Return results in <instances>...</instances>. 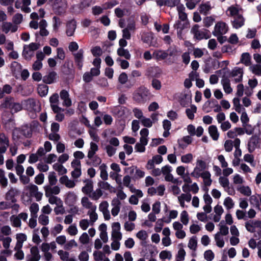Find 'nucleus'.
<instances>
[{
	"mask_svg": "<svg viewBox=\"0 0 261 261\" xmlns=\"http://www.w3.org/2000/svg\"><path fill=\"white\" fill-rule=\"evenodd\" d=\"M39 223L42 225H46L49 223L48 217L44 215H40L38 219Z\"/></svg>",
	"mask_w": 261,
	"mask_h": 261,
	"instance_id": "nucleus-42",
	"label": "nucleus"
},
{
	"mask_svg": "<svg viewBox=\"0 0 261 261\" xmlns=\"http://www.w3.org/2000/svg\"><path fill=\"white\" fill-rule=\"evenodd\" d=\"M239 74H240V75H243V70L242 68L236 67L233 69L232 71L230 72V75L232 77L236 76Z\"/></svg>",
	"mask_w": 261,
	"mask_h": 261,
	"instance_id": "nucleus-54",
	"label": "nucleus"
},
{
	"mask_svg": "<svg viewBox=\"0 0 261 261\" xmlns=\"http://www.w3.org/2000/svg\"><path fill=\"white\" fill-rule=\"evenodd\" d=\"M12 27V23L11 22H4L3 23L2 29L3 32H4L6 34H8L9 32L10 31L11 28Z\"/></svg>",
	"mask_w": 261,
	"mask_h": 261,
	"instance_id": "nucleus-60",
	"label": "nucleus"
},
{
	"mask_svg": "<svg viewBox=\"0 0 261 261\" xmlns=\"http://www.w3.org/2000/svg\"><path fill=\"white\" fill-rule=\"evenodd\" d=\"M0 236V241H3V245L4 247L6 249L9 248L10 246V244L11 242V238L9 237H6L5 238H1Z\"/></svg>",
	"mask_w": 261,
	"mask_h": 261,
	"instance_id": "nucleus-57",
	"label": "nucleus"
},
{
	"mask_svg": "<svg viewBox=\"0 0 261 261\" xmlns=\"http://www.w3.org/2000/svg\"><path fill=\"white\" fill-rule=\"evenodd\" d=\"M189 215L186 211H183L180 214V221L183 224L186 225L189 222Z\"/></svg>",
	"mask_w": 261,
	"mask_h": 261,
	"instance_id": "nucleus-36",
	"label": "nucleus"
},
{
	"mask_svg": "<svg viewBox=\"0 0 261 261\" xmlns=\"http://www.w3.org/2000/svg\"><path fill=\"white\" fill-rule=\"evenodd\" d=\"M180 1V0H156V3L160 7L166 6L169 7H174L178 5Z\"/></svg>",
	"mask_w": 261,
	"mask_h": 261,
	"instance_id": "nucleus-10",
	"label": "nucleus"
},
{
	"mask_svg": "<svg viewBox=\"0 0 261 261\" xmlns=\"http://www.w3.org/2000/svg\"><path fill=\"white\" fill-rule=\"evenodd\" d=\"M100 177L102 179H108V174L107 171V166L105 164H102L100 166Z\"/></svg>",
	"mask_w": 261,
	"mask_h": 261,
	"instance_id": "nucleus-33",
	"label": "nucleus"
},
{
	"mask_svg": "<svg viewBox=\"0 0 261 261\" xmlns=\"http://www.w3.org/2000/svg\"><path fill=\"white\" fill-rule=\"evenodd\" d=\"M30 210L32 217L37 218V213L39 211V205L37 203H33L31 204Z\"/></svg>",
	"mask_w": 261,
	"mask_h": 261,
	"instance_id": "nucleus-32",
	"label": "nucleus"
},
{
	"mask_svg": "<svg viewBox=\"0 0 261 261\" xmlns=\"http://www.w3.org/2000/svg\"><path fill=\"white\" fill-rule=\"evenodd\" d=\"M172 255L170 251L167 250L162 251L159 255V257L161 259H170Z\"/></svg>",
	"mask_w": 261,
	"mask_h": 261,
	"instance_id": "nucleus-40",
	"label": "nucleus"
},
{
	"mask_svg": "<svg viewBox=\"0 0 261 261\" xmlns=\"http://www.w3.org/2000/svg\"><path fill=\"white\" fill-rule=\"evenodd\" d=\"M14 102V98L11 96L6 97L3 102L0 105V108L11 110L13 104Z\"/></svg>",
	"mask_w": 261,
	"mask_h": 261,
	"instance_id": "nucleus-13",
	"label": "nucleus"
},
{
	"mask_svg": "<svg viewBox=\"0 0 261 261\" xmlns=\"http://www.w3.org/2000/svg\"><path fill=\"white\" fill-rule=\"evenodd\" d=\"M76 27V21L74 20H71L68 21L66 25V35L68 36H73Z\"/></svg>",
	"mask_w": 261,
	"mask_h": 261,
	"instance_id": "nucleus-12",
	"label": "nucleus"
},
{
	"mask_svg": "<svg viewBox=\"0 0 261 261\" xmlns=\"http://www.w3.org/2000/svg\"><path fill=\"white\" fill-rule=\"evenodd\" d=\"M98 186L101 189L105 190H108L111 193H116V190L115 188L111 186L108 182H106V180H100L98 182Z\"/></svg>",
	"mask_w": 261,
	"mask_h": 261,
	"instance_id": "nucleus-18",
	"label": "nucleus"
},
{
	"mask_svg": "<svg viewBox=\"0 0 261 261\" xmlns=\"http://www.w3.org/2000/svg\"><path fill=\"white\" fill-rule=\"evenodd\" d=\"M205 31L206 32V33L200 31H199L197 33H196V34L194 35V38L197 40H200L203 39V38H205L206 39L210 38L211 35L208 34L209 31L206 29L205 30Z\"/></svg>",
	"mask_w": 261,
	"mask_h": 261,
	"instance_id": "nucleus-20",
	"label": "nucleus"
},
{
	"mask_svg": "<svg viewBox=\"0 0 261 261\" xmlns=\"http://www.w3.org/2000/svg\"><path fill=\"white\" fill-rule=\"evenodd\" d=\"M117 53L119 56L123 57L126 60H129L130 59V54H129V51L126 49L119 47L117 49Z\"/></svg>",
	"mask_w": 261,
	"mask_h": 261,
	"instance_id": "nucleus-24",
	"label": "nucleus"
},
{
	"mask_svg": "<svg viewBox=\"0 0 261 261\" xmlns=\"http://www.w3.org/2000/svg\"><path fill=\"white\" fill-rule=\"evenodd\" d=\"M76 200V196L74 194L72 193H69L65 200L66 204L69 206H73L74 203Z\"/></svg>",
	"mask_w": 261,
	"mask_h": 261,
	"instance_id": "nucleus-28",
	"label": "nucleus"
},
{
	"mask_svg": "<svg viewBox=\"0 0 261 261\" xmlns=\"http://www.w3.org/2000/svg\"><path fill=\"white\" fill-rule=\"evenodd\" d=\"M252 72L253 73L258 76L261 75V65L259 64L255 65L252 67Z\"/></svg>",
	"mask_w": 261,
	"mask_h": 261,
	"instance_id": "nucleus-55",
	"label": "nucleus"
},
{
	"mask_svg": "<svg viewBox=\"0 0 261 261\" xmlns=\"http://www.w3.org/2000/svg\"><path fill=\"white\" fill-rule=\"evenodd\" d=\"M84 50L80 49L78 52L74 55V61L79 69L81 70L83 66Z\"/></svg>",
	"mask_w": 261,
	"mask_h": 261,
	"instance_id": "nucleus-8",
	"label": "nucleus"
},
{
	"mask_svg": "<svg viewBox=\"0 0 261 261\" xmlns=\"http://www.w3.org/2000/svg\"><path fill=\"white\" fill-rule=\"evenodd\" d=\"M224 205L228 210L232 208L234 206V203L231 198L230 197H226L224 200Z\"/></svg>",
	"mask_w": 261,
	"mask_h": 261,
	"instance_id": "nucleus-39",
	"label": "nucleus"
},
{
	"mask_svg": "<svg viewBox=\"0 0 261 261\" xmlns=\"http://www.w3.org/2000/svg\"><path fill=\"white\" fill-rule=\"evenodd\" d=\"M6 199L8 201H11L12 203H15L16 201V199L14 194L13 191H8L6 195Z\"/></svg>",
	"mask_w": 261,
	"mask_h": 261,
	"instance_id": "nucleus-46",
	"label": "nucleus"
},
{
	"mask_svg": "<svg viewBox=\"0 0 261 261\" xmlns=\"http://www.w3.org/2000/svg\"><path fill=\"white\" fill-rule=\"evenodd\" d=\"M226 28V23L222 21L218 22L215 24L213 34L215 36H217L218 35H222L223 33L225 34L227 31Z\"/></svg>",
	"mask_w": 261,
	"mask_h": 261,
	"instance_id": "nucleus-6",
	"label": "nucleus"
},
{
	"mask_svg": "<svg viewBox=\"0 0 261 261\" xmlns=\"http://www.w3.org/2000/svg\"><path fill=\"white\" fill-rule=\"evenodd\" d=\"M170 222V219H168L167 220H164L163 218L158 219L156 223V225L154 227L155 231L156 232H160L162 229V227L164 225V222L169 223Z\"/></svg>",
	"mask_w": 261,
	"mask_h": 261,
	"instance_id": "nucleus-26",
	"label": "nucleus"
},
{
	"mask_svg": "<svg viewBox=\"0 0 261 261\" xmlns=\"http://www.w3.org/2000/svg\"><path fill=\"white\" fill-rule=\"evenodd\" d=\"M57 76V73L55 71H53L49 72L47 75L44 76L42 80L43 83L46 84H51L56 81Z\"/></svg>",
	"mask_w": 261,
	"mask_h": 261,
	"instance_id": "nucleus-11",
	"label": "nucleus"
},
{
	"mask_svg": "<svg viewBox=\"0 0 261 261\" xmlns=\"http://www.w3.org/2000/svg\"><path fill=\"white\" fill-rule=\"evenodd\" d=\"M81 203L83 206L86 208H91L92 203L89 200V199L87 197H84L82 198Z\"/></svg>",
	"mask_w": 261,
	"mask_h": 261,
	"instance_id": "nucleus-41",
	"label": "nucleus"
},
{
	"mask_svg": "<svg viewBox=\"0 0 261 261\" xmlns=\"http://www.w3.org/2000/svg\"><path fill=\"white\" fill-rule=\"evenodd\" d=\"M228 11H229L230 12V16H237L238 15H240L239 12V9L233 6H231L230 7H229L228 9Z\"/></svg>",
	"mask_w": 261,
	"mask_h": 261,
	"instance_id": "nucleus-53",
	"label": "nucleus"
},
{
	"mask_svg": "<svg viewBox=\"0 0 261 261\" xmlns=\"http://www.w3.org/2000/svg\"><path fill=\"white\" fill-rule=\"evenodd\" d=\"M188 247L192 250L195 251L197 249V241L195 236H193L189 240Z\"/></svg>",
	"mask_w": 261,
	"mask_h": 261,
	"instance_id": "nucleus-31",
	"label": "nucleus"
},
{
	"mask_svg": "<svg viewBox=\"0 0 261 261\" xmlns=\"http://www.w3.org/2000/svg\"><path fill=\"white\" fill-rule=\"evenodd\" d=\"M22 15L20 13H17L13 17V22L16 25L19 24L22 22Z\"/></svg>",
	"mask_w": 261,
	"mask_h": 261,
	"instance_id": "nucleus-48",
	"label": "nucleus"
},
{
	"mask_svg": "<svg viewBox=\"0 0 261 261\" xmlns=\"http://www.w3.org/2000/svg\"><path fill=\"white\" fill-rule=\"evenodd\" d=\"M33 129L31 125L24 124L19 127H16L13 133V138L16 137L17 139H19L23 137L26 138H30L32 136Z\"/></svg>",
	"mask_w": 261,
	"mask_h": 261,
	"instance_id": "nucleus-2",
	"label": "nucleus"
},
{
	"mask_svg": "<svg viewBox=\"0 0 261 261\" xmlns=\"http://www.w3.org/2000/svg\"><path fill=\"white\" fill-rule=\"evenodd\" d=\"M211 60L212 58L210 57L205 61V68L204 69V72L205 73H208L210 71V70L212 69L211 63Z\"/></svg>",
	"mask_w": 261,
	"mask_h": 261,
	"instance_id": "nucleus-59",
	"label": "nucleus"
},
{
	"mask_svg": "<svg viewBox=\"0 0 261 261\" xmlns=\"http://www.w3.org/2000/svg\"><path fill=\"white\" fill-rule=\"evenodd\" d=\"M245 19L242 15H239L234 17V19L231 21L233 27L238 29L244 24Z\"/></svg>",
	"mask_w": 261,
	"mask_h": 261,
	"instance_id": "nucleus-15",
	"label": "nucleus"
},
{
	"mask_svg": "<svg viewBox=\"0 0 261 261\" xmlns=\"http://www.w3.org/2000/svg\"><path fill=\"white\" fill-rule=\"evenodd\" d=\"M241 120L243 126L244 127H245L247 125V123L249 121V118L246 112H244L242 113V115L241 116Z\"/></svg>",
	"mask_w": 261,
	"mask_h": 261,
	"instance_id": "nucleus-50",
	"label": "nucleus"
},
{
	"mask_svg": "<svg viewBox=\"0 0 261 261\" xmlns=\"http://www.w3.org/2000/svg\"><path fill=\"white\" fill-rule=\"evenodd\" d=\"M94 258L95 260H102L105 257V254L101 251H95L93 253Z\"/></svg>",
	"mask_w": 261,
	"mask_h": 261,
	"instance_id": "nucleus-58",
	"label": "nucleus"
},
{
	"mask_svg": "<svg viewBox=\"0 0 261 261\" xmlns=\"http://www.w3.org/2000/svg\"><path fill=\"white\" fill-rule=\"evenodd\" d=\"M79 240L83 244H87L89 241V237L86 232H84L80 237Z\"/></svg>",
	"mask_w": 261,
	"mask_h": 261,
	"instance_id": "nucleus-64",
	"label": "nucleus"
},
{
	"mask_svg": "<svg viewBox=\"0 0 261 261\" xmlns=\"http://www.w3.org/2000/svg\"><path fill=\"white\" fill-rule=\"evenodd\" d=\"M150 92L145 87L142 86L135 90L133 94V99L138 103H144L149 99Z\"/></svg>",
	"mask_w": 261,
	"mask_h": 261,
	"instance_id": "nucleus-1",
	"label": "nucleus"
},
{
	"mask_svg": "<svg viewBox=\"0 0 261 261\" xmlns=\"http://www.w3.org/2000/svg\"><path fill=\"white\" fill-rule=\"evenodd\" d=\"M151 85L152 87L156 90H160L162 87L161 81L156 79V78L152 79Z\"/></svg>",
	"mask_w": 261,
	"mask_h": 261,
	"instance_id": "nucleus-49",
	"label": "nucleus"
},
{
	"mask_svg": "<svg viewBox=\"0 0 261 261\" xmlns=\"http://www.w3.org/2000/svg\"><path fill=\"white\" fill-rule=\"evenodd\" d=\"M11 69L13 72L19 71L22 69V66L19 63L14 61L11 64Z\"/></svg>",
	"mask_w": 261,
	"mask_h": 261,
	"instance_id": "nucleus-37",
	"label": "nucleus"
},
{
	"mask_svg": "<svg viewBox=\"0 0 261 261\" xmlns=\"http://www.w3.org/2000/svg\"><path fill=\"white\" fill-rule=\"evenodd\" d=\"M192 94L191 91L186 90L179 99V103L182 107H186L191 101Z\"/></svg>",
	"mask_w": 261,
	"mask_h": 261,
	"instance_id": "nucleus-7",
	"label": "nucleus"
},
{
	"mask_svg": "<svg viewBox=\"0 0 261 261\" xmlns=\"http://www.w3.org/2000/svg\"><path fill=\"white\" fill-rule=\"evenodd\" d=\"M15 170L16 174L19 176V179H30L29 177L22 174L24 172V168L22 165H17L15 167Z\"/></svg>",
	"mask_w": 261,
	"mask_h": 261,
	"instance_id": "nucleus-25",
	"label": "nucleus"
},
{
	"mask_svg": "<svg viewBox=\"0 0 261 261\" xmlns=\"http://www.w3.org/2000/svg\"><path fill=\"white\" fill-rule=\"evenodd\" d=\"M221 83L226 93L229 94L232 92V89L230 86V80L228 77L223 76V79L221 80Z\"/></svg>",
	"mask_w": 261,
	"mask_h": 261,
	"instance_id": "nucleus-16",
	"label": "nucleus"
},
{
	"mask_svg": "<svg viewBox=\"0 0 261 261\" xmlns=\"http://www.w3.org/2000/svg\"><path fill=\"white\" fill-rule=\"evenodd\" d=\"M117 4L118 2L116 1H113L105 3L102 6L103 9L107 10L112 8Z\"/></svg>",
	"mask_w": 261,
	"mask_h": 261,
	"instance_id": "nucleus-47",
	"label": "nucleus"
},
{
	"mask_svg": "<svg viewBox=\"0 0 261 261\" xmlns=\"http://www.w3.org/2000/svg\"><path fill=\"white\" fill-rule=\"evenodd\" d=\"M219 226H220V231L217 233H220V235L222 234L223 236H226L228 234V227L224 225V221L223 220L220 222Z\"/></svg>",
	"mask_w": 261,
	"mask_h": 261,
	"instance_id": "nucleus-29",
	"label": "nucleus"
},
{
	"mask_svg": "<svg viewBox=\"0 0 261 261\" xmlns=\"http://www.w3.org/2000/svg\"><path fill=\"white\" fill-rule=\"evenodd\" d=\"M185 172V168L184 166H178L176 168V172L178 175H180L183 178V179H191L190 177L189 176V174L187 175V177H185L184 174Z\"/></svg>",
	"mask_w": 261,
	"mask_h": 261,
	"instance_id": "nucleus-35",
	"label": "nucleus"
},
{
	"mask_svg": "<svg viewBox=\"0 0 261 261\" xmlns=\"http://www.w3.org/2000/svg\"><path fill=\"white\" fill-rule=\"evenodd\" d=\"M215 240L216 242L217 246L222 248L224 245V241L223 239H220V233H217L215 236Z\"/></svg>",
	"mask_w": 261,
	"mask_h": 261,
	"instance_id": "nucleus-43",
	"label": "nucleus"
},
{
	"mask_svg": "<svg viewBox=\"0 0 261 261\" xmlns=\"http://www.w3.org/2000/svg\"><path fill=\"white\" fill-rule=\"evenodd\" d=\"M0 145L5 147L6 150L10 145L9 138L4 133H0Z\"/></svg>",
	"mask_w": 261,
	"mask_h": 261,
	"instance_id": "nucleus-21",
	"label": "nucleus"
},
{
	"mask_svg": "<svg viewBox=\"0 0 261 261\" xmlns=\"http://www.w3.org/2000/svg\"><path fill=\"white\" fill-rule=\"evenodd\" d=\"M233 103L235 107V110L238 113H241V106L240 103V99L237 97H235L233 99Z\"/></svg>",
	"mask_w": 261,
	"mask_h": 261,
	"instance_id": "nucleus-56",
	"label": "nucleus"
},
{
	"mask_svg": "<svg viewBox=\"0 0 261 261\" xmlns=\"http://www.w3.org/2000/svg\"><path fill=\"white\" fill-rule=\"evenodd\" d=\"M204 257L207 261H212L215 257V254L211 250H208L205 251Z\"/></svg>",
	"mask_w": 261,
	"mask_h": 261,
	"instance_id": "nucleus-45",
	"label": "nucleus"
},
{
	"mask_svg": "<svg viewBox=\"0 0 261 261\" xmlns=\"http://www.w3.org/2000/svg\"><path fill=\"white\" fill-rule=\"evenodd\" d=\"M193 160V155L191 153H188L184 155L181 158V161L182 163H189Z\"/></svg>",
	"mask_w": 261,
	"mask_h": 261,
	"instance_id": "nucleus-62",
	"label": "nucleus"
},
{
	"mask_svg": "<svg viewBox=\"0 0 261 261\" xmlns=\"http://www.w3.org/2000/svg\"><path fill=\"white\" fill-rule=\"evenodd\" d=\"M260 139L259 135L255 134L250 138L247 144V148L249 153H252L257 147L260 142Z\"/></svg>",
	"mask_w": 261,
	"mask_h": 261,
	"instance_id": "nucleus-4",
	"label": "nucleus"
},
{
	"mask_svg": "<svg viewBox=\"0 0 261 261\" xmlns=\"http://www.w3.org/2000/svg\"><path fill=\"white\" fill-rule=\"evenodd\" d=\"M162 73L161 70L157 67H148L145 72V75L148 79H155L160 77Z\"/></svg>",
	"mask_w": 261,
	"mask_h": 261,
	"instance_id": "nucleus-5",
	"label": "nucleus"
},
{
	"mask_svg": "<svg viewBox=\"0 0 261 261\" xmlns=\"http://www.w3.org/2000/svg\"><path fill=\"white\" fill-rule=\"evenodd\" d=\"M215 21V19L212 16L206 17L203 20L204 26L206 28H209L211 26Z\"/></svg>",
	"mask_w": 261,
	"mask_h": 261,
	"instance_id": "nucleus-38",
	"label": "nucleus"
},
{
	"mask_svg": "<svg viewBox=\"0 0 261 261\" xmlns=\"http://www.w3.org/2000/svg\"><path fill=\"white\" fill-rule=\"evenodd\" d=\"M48 201L51 204H56L57 205H58L62 203V200L55 196H51L49 198Z\"/></svg>",
	"mask_w": 261,
	"mask_h": 261,
	"instance_id": "nucleus-63",
	"label": "nucleus"
},
{
	"mask_svg": "<svg viewBox=\"0 0 261 261\" xmlns=\"http://www.w3.org/2000/svg\"><path fill=\"white\" fill-rule=\"evenodd\" d=\"M51 4L54 12L58 15L64 14L66 10L67 4L66 0H48Z\"/></svg>",
	"mask_w": 261,
	"mask_h": 261,
	"instance_id": "nucleus-3",
	"label": "nucleus"
},
{
	"mask_svg": "<svg viewBox=\"0 0 261 261\" xmlns=\"http://www.w3.org/2000/svg\"><path fill=\"white\" fill-rule=\"evenodd\" d=\"M53 168L59 172L60 175H63L67 172V169L61 164L56 163L53 165Z\"/></svg>",
	"mask_w": 261,
	"mask_h": 261,
	"instance_id": "nucleus-30",
	"label": "nucleus"
},
{
	"mask_svg": "<svg viewBox=\"0 0 261 261\" xmlns=\"http://www.w3.org/2000/svg\"><path fill=\"white\" fill-rule=\"evenodd\" d=\"M136 237L142 241H145L148 238V234L146 231L141 230L137 233Z\"/></svg>",
	"mask_w": 261,
	"mask_h": 261,
	"instance_id": "nucleus-44",
	"label": "nucleus"
},
{
	"mask_svg": "<svg viewBox=\"0 0 261 261\" xmlns=\"http://www.w3.org/2000/svg\"><path fill=\"white\" fill-rule=\"evenodd\" d=\"M153 56L158 60H163L168 56V53L166 50H155L153 53Z\"/></svg>",
	"mask_w": 261,
	"mask_h": 261,
	"instance_id": "nucleus-19",
	"label": "nucleus"
},
{
	"mask_svg": "<svg viewBox=\"0 0 261 261\" xmlns=\"http://www.w3.org/2000/svg\"><path fill=\"white\" fill-rule=\"evenodd\" d=\"M240 192L247 196H250L251 194V189L248 186H242L240 187Z\"/></svg>",
	"mask_w": 261,
	"mask_h": 261,
	"instance_id": "nucleus-52",
	"label": "nucleus"
},
{
	"mask_svg": "<svg viewBox=\"0 0 261 261\" xmlns=\"http://www.w3.org/2000/svg\"><path fill=\"white\" fill-rule=\"evenodd\" d=\"M95 0H81L80 7L82 9L89 7Z\"/></svg>",
	"mask_w": 261,
	"mask_h": 261,
	"instance_id": "nucleus-61",
	"label": "nucleus"
},
{
	"mask_svg": "<svg viewBox=\"0 0 261 261\" xmlns=\"http://www.w3.org/2000/svg\"><path fill=\"white\" fill-rule=\"evenodd\" d=\"M84 182L88 181L86 185L83 187L82 191L86 194H90L93 191L92 180H84Z\"/></svg>",
	"mask_w": 261,
	"mask_h": 261,
	"instance_id": "nucleus-27",
	"label": "nucleus"
},
{
	"mask_svg": "<svg viewBox=\"0 0 261 261\" xmlns=\"http://www.w3.org/2000/svg\"><path fill=\"white\" fill-rule=\"evenodd\" d=\"M208 133L213 140H218L219 137V133L216 125H212L208 127Z\"/></svg>",
	"mask_w": 261,
	"mask_h": 261,
	"instance_id": "nucleus-17",
	"label": "nucleus"
},
{
	"mask_svg": "<svg viewBox=\"0 0 261 261\" xmlns=\"http://www.w3.org/2000/svg\"><path fill=\"white\" fill-rule=\"evenodd\" d=\"M60 96L61 99L63 100V105L69 107L71 106V100L69 98L68 92L65 90H62L60 93Z\"/></svg>",
	"mask_w": 261,
	"mask_h": 261,
	"instance_id": "nucleus-9",
	"label": "nucleus"
},
{
	"mask_svg": "<svg viewBox=\"0 0 261 261\" xmlns=\"http://www.w3.org/2000/svg\"><path fill=\"white\" fill-rule=\"evenodd\" d=\"M11 220L12 221V225L14 227H20L21 222L18 217H14V216H12L11 217Z\"/></svg>",
	"mask_w": 261,
	"mask_h": 261,
	"instance_id": "nucleus-51",
	"label": "nucleus"
},
{
	"mask_svg": "<svg viewBox=\"0 0 261 261\" xmlns=\"http://www.w3.org/2000/svg\"><path fill=\"white\" fill-rule=\"evenodd\" d=\"M38 93L41 97L46 96L47 94L48 91V87L45 84H39L38 85Z\"/></svg>",
	"mask_w": 261,
	"mask_h": 261,
	"instance_id": "nucleus-23",
	"label": "nucleus"
},
{
	"mask_svg": "<svg viewBox=\"0 0 261 261\" xmlns=\"http://www.w3.org/2000/svg\"><path fill=\"white\" fill-rule=\"evenodd\" d=\"M91 53L94 57H100L102 54V50L100 46H96L93 47L91 50Z\"/></svg>",
	"mask_w": 261,
	"mask_h": 261,
	"instance_id": "nucleus-34",
	"label": "nucleus"
},
{
	"mask_svg": "<svg viewBox=\"0 0 261 261\" xmlns=\"http://www.w3.org/2000/svg\"><path fill=\"white\" fill-rule=\"evenodd\" d=\"M154 37L152 34L149 33H143L141 36L142 41L145 43L149 44L150 46H155V43L152 41Z\"/></svg>",
	"mask_w": 261,
	"mask_h": 261,
	"instance_id": "nucleus-14",
	"label": "nucleus"
},
{
	"mask_svg": "<svg viewBox=\"0 0 261 261\" xmlns=\"http://www.w3.org/2000/svg\"><path fill=\"white\" fill-rule=\"evenodd\" d=\"M240 62L245 66H248L251 64V56L248 53H244L241 55Z\"/></svg>",
	"mask_w": 261,
	"mask_h": 261,
	"instance_id": "nucleus-22",
	"label": "nucleus"
}]
</instances>
